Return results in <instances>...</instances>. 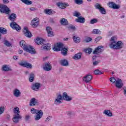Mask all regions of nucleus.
I'll list each match as a JSON object with an SVG mask.
<instances>
[{"mask_svg":"<svg viewBox=\"0 0 126 126\" xmlns=\"http://www.w3.org/2000/svg\"><path fill=\"white\" fill-rule=\"evenodd\" d=\"M39 19L38 18H35L32 21L31 25L33 28H36L38 25H39Z\"/></svg>","mask_w":126,"mask_h":126,"instance_id":"nucleus-15","label":"nucleus"},{"mask_svg":"<svg viewBox=\"0 0 126 126\" xmlns=\"http://www.w3.org/2000/svg\"><path fill=\"white\" fill-rule=\"evenodd\" d=\"M2 70L3 71H11V68L8 65H3L2 66Z\"/></svg>","mask_w":126,"mask_h":126,"instance_id":"nucleus-27","label":"nucleus"},{"mask_svg":"<svg viewBox=\"0 0 126 126\" xmlns=\"http://www.w3.org/2000/svg\"><path fill=\"white\" fill-rule=\"evenodd\" d=\"M43 69L46 71H50L52 69V66L50 63H45L44 66H43Z\"/></svg>","mask_w":126,"mask_h":126,"instance_id":"nucleus-19","label":"nucleus"},{"mask_svg":"<svg viewBox=\"0 0 126 126\" xmlns=\"http://www.w3.org/2000/svg\"><path fill=\"white\" fill-rule=\"evenodd\" d=\"M0 33L3 34H6L7 33V31L5 28H0Z\"/></svg>","mask_w":126,"mask_h":126,"instance_id":"nucleus-38","label":"nucleus"},{"mask_svg":"<svg viewBox=\"0 0 126 126\" xmlns=\"http://www.w3.org/2000/svg\"><path fill=\"white\" fill-rule=\"evenodd\" d=\"M13 58L14 60H17L18 59V57L16 56H14Z\"/></svg>","mask_w":126,"mask_h":126,"instance_id":"nucleus-57","label":"nucleus"},{"mask_svg":"<svg viewBox=\"0 0 126 126\" xmlns=\"http://www.w3.org/2000/svg\"><path fill=\"white\" fill-rule=\"evenodd\" d=\"M62 54L63 56H66V54H67V51H68V48L67 47H64L63 45V47L62 50H61Z\"/></svg>","mask_w":126,"mask_h":126,"instance_id":"nucleus-24","label":"nucleus"},{"mask_svg":"<svg viewBox=\"0 0 126 126\" xmlns=\"http://www.w3.org/2000/svg\"><path fill=\"white\" fill-rule=\"evenodd\" d=\"M3 1L4 3H8V2H9L8 0H3Z\"/></svg>","mask_w":126,"mask_h":126,"instance_id":"nucleus-55","label":"nucleus"},{"mask_svg":"<svg viewBox=\"0 0 126 126\" xmlns=\"http://www.w3.org/2000/svg\"><path fill=\"white\" fill-rule=\"evenodd\" d=\"M61 64L63 66H68V61L66 59H63L61 61Z\"/></svg>","mask_w":126,"mask_h":126,"instance_id":"nucleus-28","label":"nucleus"},{"mask_svg":"<svg viewBox=\"0 0 126 126\" xmlns=\"http://www.w3.org/2000/svg\"><path fill=\"white\" fill-rule=\"evenodd\" d=\"M92 0H87L88 1H91Z\"/></svg>","mask_w":126,"mask_h":126,"instance_id":"nucleus-62","label":"nucleus"},{"mask_svg":"<svg viewBox=\"0 0 126 126\" xmlns=\"http://www.w3.org/2000/svg\"><path fill=\"white\" fill-rule=\"evenodd\" d=\"M73 16H75L76 17H77L78 18H79L80 16H81V14H80V13L77 12V11H75L73 13Z\"/></svg>","mask_w":126,"mask_h":126,"instance_id":"nucleus-39","label":"nucleus"},{"mask_svg":"<svg viewBox=\"0 0 126 126\" xmlns=\"http://www.w3.org/2000/svg\"><path fill=\"white\" fill-rule=\"evenodd\" d=\"M29 118H30V116L29 115L26 116V120H29Z\"/></svg>","mask_w":126,"mask_h":126,"instance_id":"nucleus-58","label":"nucleus"},{"mask_svg":"<svg viewBox=\"0 0 126 126\" xmlns=\"http://www.w3.org/2000/svg\"><path fill=\"white\" fill-rule=\"evenodd\" d=\"M121 18H125V16H124V15L122 16L121 17Z\"/></svg>","mask_w":126,"mask_h":126,"instance_id":"nucleus-61","label":"nucleus"},{"mask_svg":"<svg viewBox=\"0 0 126 126\" xmlns=\"http://www.w3.org/2000/svg\"><path fill=\"white\" fill-rule=\"evenodd\" d=\"M31 112L32 114H36V115L34 116V120L35 121H39V120L42 119V117H43V111L32 108Z\"/></svg>","mask_w":126,"mask_h":126,"instance_id":"nucleus-4","label":"nucleus"},{"mask_svg":"<svg viewBox=\"0 0 126 126\" xmlns=\"http://www.w3.org/2000/svg\"><path fill=\"white\" fill-rule=\"evenodd\" d=\"M46 31L47 32V33L49 32H52V31H53V30L52 29V28L50 27H47L46 28Z\"/></svg>","mask_w":126,"mask_h":126,"instance_id":"nucleus-48","label":"nucleus"},{"mask_svg":"<svg viewBox=\"0 0 126 126\" xmlns=\"http://www.w3.org/2000/svg\"><path fill=\"white\" fill-rule=\"evenodd\" d=\"M110 81L111 82H112V83H115V82H116V79L115 78V77H111L110 78Z\"/></svg>","mask_w":126,"mask_h":126,"instance_id":"nucleus-52","label":"nucleus"},{"mask_svg":"<svg viewBox=\"0 0 126 126\" xmlns=\"http://www.w3.org/2000/svg\"><path fill=\"white\" fill-rule=\"evenodd\" d=\"M43 46L41 47V49H42V50H44L45 51H48L49 50L51 49V44H42Z\"/></svg>","mask_w":126,"mask_h":126,"instance_id":"nucleus-21","label":"nucleus"},{"mask_svg":"<svg viewBox=\"0 0 126 126\" xmlns=\"http://www.w3.org/2000/svg\"><path fill=\"white\" fill-rule=\"evenodd\" d=\"M57 5L58 6H59V7H60V8H65V7H66V6H67V4L66 3H61V2H58L57 3Z\"/></svg>","mask_w":126,"mask_h":126,"instance_id":"nucleus-31","label":"nucleus"},{"mask_svg":"<svg viewBox=\"0 0 126 126\" xmlns=\"http://www.w3.org/2000/svg\"><path fill=\"white\" fill-rule=\"evenodd\" d=\"M63 44L62 43H57L54 45L53 48V51L55 52H60L61 50H63Z\"/></svg>","mask_w":126,"mask_h":126,"instance_id":"nucleus-7","label":"nucleus"},{"mask_svg":"<svg viewBox=\"0 0 126 126\" xmlns=\"http://www.w3.org/2000/svg\"><path fill=\"white\" fill-rule=\"evenodd\" d=\"M22 2L25 3V4H27L28 5H30L32 4V1L29 0H20Z\"/></svg>","mask_w":126,"mask_h":126,"instance_id":"nucleus-36","label":"nucleus"},{"mask_svg":"<svg viewBox=\"0 0 126 126\" xmlns=\"http://www.w3.org/2000/svg\"><path fill=\"white\" fill-rule=\"evenodd\" d=\"M47 33L48 37H53V36H54V32H53V31L50 32H49Z\"/></svg>","mask_w":126,"mask_h":126,"instance_id":"nucleus-49","label":"nucleus"},{"mask_svg":"<svg viewBox=\"0 0 126 126\" xmlns=\"http://www.w3.org/2000/svg\"><path fill=\"white\" fill-rule=\"evenodd\" d=\"M72 59L73 60H80L81 59V53H79L75 54L73 57Z\"/></svg>","mask_w":126,"mask_h":126,"instance_id":"nucleus-32","label":"nucleus"},{"mask_svg":"<svg viewBox=\"0 0 126 126\" xmlns=\"http://www.w3.org/2000/svg\"><path fill=\"white\" fill-rule=\"evenodd\" d=\"M10 27L14 29V30H16L17 31H19L21 28L15 22H12V23H10Z\"/></svg>","mask_w":126,"mask_h":126,"instance_id":"nucleus-14","label":"nucleus"},{"mask_svg":"<svg viewBox=\"0 0 126 126\" xmlns=\"http://www.w3.org/2000/svg\"><path fill=\"white\" fill-rule=\"evenodd\" d=\"M96 58H97V57H96V56H94L93 57V61H95V60H96Z\"/></svg>","mask_w":126,"mask_h":126,"instance_id":"nucleus-59","label":"nucleus"},{"mask_svg":"<svg viewBox=\"0 0 126 126\" xmlns=\"http://www.w3.org/2000/svg\"><path fill=\"white\" fill-rule=\"evenodd\" d=\"M75 21H76V22H79L80 23H84L85 22V19L81 16L79 17L78 18L76 19Z\"/></svg>","mask_w":126,"mask_h":126,"instance_id":"nucleus-29","label":"nucleus"},{"mask_svg":"<svg viewBox=\"0 0 126 126\" xmlns=\"http://www.w3.org/2000/svg\"><path fill=\"white\" fill-rule=\"evenodd\" d=\"M8 19L11 21H14L16 19V14L12 13L11 15H9Z\"/></svg>","mask_w":126,"mask_h":126,"instance_id":"nucleus-30","label":"nucleus"},{"mask_svg":"<svg viewBox=\"0 0 126 126\" xmlns=\"http://www.w3.org/2000/svg\"><path fill=\"white\" fill-rule=\"evenodd\" d=\"M1 37V35L0 34V40Z\"/></svg>","mask_w":126,"mask_h":126,"instance_id":"nucleus-64","label":"nucleus"},{"mask_svg":"<svg viewBox=\"0 0 126 126\" xmlns=\"http://www.w3.org/2000/svg\"><path fill=\"white\" fill-rule=\"evenodd\" d=\"M73 40L75 43H80V37L74 35L73 37Z\"/></svg>","mask_w":126,"mask_h":126,"instance_id":"nucleus-34","label":"nucleus"},{"mask_svg":"<svg viewBox=\"0 0 126 126\" xmlns=\"http://www.w3.org/2000/svg\"><path fill=\"white\" fill-rule=\"evenodd\" d=\"M24 34L26 37H28V38H31L32 34H31V32H29V30H28V28L27 27H25L24 28Z\"/></svg>","mask_w":126,"mask_h":126,"instance_id":"nucleus-17","label":"nucleus"},{"mask_svg":"<svg viewBox=\"0 0 126 126\" xmlns=\"http://www.w3.org/2000/svg\"><path fill=\"white\" fill-rule=\"evenodd\" d=\"M85 52L87 54H91L92 53V49L89 48L85 50Z\"/></svg>","mask_w":126,"mask_h":126,"instance_id":"nucleus-44","label":"nucleus"},{"mask_svg":"<svg viewBox=\"0 0 126 126\" xmlns=\"http://www.w3.org/2000/svg\"><path fill=\"white\" fill-rule=\"evenodd\" d=\"M69 30H75V27L74 26L70 25L68 27Z\"/></svg>","mask_w":126,"mask_h":126,"instance_id":"nucleus-45","label":"nucleus"},{"mask_svg":"<svg viewBox=\"0 0 126 126\" xmlns=\"http://www.w3.org/2000/svg\"><path fill=\"white\" fill-rule=\"evenodd\" d=\"M108 6L111 8H113V9H119L120 7V5L116 4L114 2H109L107 4Z\"/></svg>","mask_w":126,"mask_h":126,"instance_id":"nucleus-12","label":"nucleus"},{"mask_svg":"<svg viewBox=\"0 0 126 126\" xmlns=\"http://www.w3.org/2000/svg\"><path fill=\"white\" fill-rule=\"evenodd\" d=\"M98 22V19L94 18L91 20L90 23L91 24H94L95 23H97Z\"/></svg>","mask_w":126,"mask_h":126,"instance_id":"nucleus-40","label":"nucleus"},{"mask_svg":"<svg viewBox=\"0 0 126 126\" xmlns=\"http://www.w3.org/2000/svg\"><path fill=\"white\" fill-rule=\"evenodd\" d=\"M18 64L21 66H23V67H27V68H31L32 67V64L26 61H21L18 63Z\"/></svg>","mask_w":126,"mask_h":126,"instance_id":"nucleus-8","label":"nucleus"},{"mask_svg":"<svg viewBox=\"0 0 126 126\" xmlns=\"http://www.w3.org/2000/svg\"><path fill=\"white\" fill-rule=\"evenodd\" d=\"M64 41H67V40H68V38H64Z\"/></svg>","mask_w":126,"mask_h":126,"instance_id":"nucleus-60","label":"nucleus"},{"mask_svg":"<svg viewBox=\"0 0 126 126\" xmlns=\"http://www.w3.org/2000/svg\"><path fill=\"white\" fill-rule=\"evenodd\" d=\"M94 6L96 9H98L99 12H100V13L102 14H106L107 13L106 9L104 7H102L101 4L96 3Z\"/></svg>","mask_w":126,"mask_h":126,"instance_id":"nucleus-6","label":"nucleus"},{"mask_svg":"<svg viewBox=\"0 0 126 126\" xmlns=\"http://www.w3.org/2000/svg\"><path fill=\"white\" fill-rule=\"evenodd\" d=\"M36 8L34 7H31L30 8V10H31V11H34V10H36Z\"/></svg>","mask_w":126,"mask_h":126,"instance_id":"nucleus-54","label":"nucleus"},{"mask_svg":"<svg viewBox=\"0 0 126 126\" xmlns=\"http://www.w3.org/2000/svg\"><path fill=\"white\" fill-rule=\"evenodd\" d=\"M82 80L85 83H89L92 80V75L90 74H88L83 77Z\"/></svg>","mask_w":126,"mask_h":126,"instance_id":"nucleus-9","label":"nucleus"},{"mask_svg":"<svg viewBox=\"0 0 126 126\" xmlns=\"http://www.w3.org/2000/svg\"><path fill=\"white\" fill-rule=\"evenodd\" d=\"M104 115H105L106 117H113V113L112 111L109 110H105L103 112Z\"/></svg>","mask_w":126,"mask_h":126,"instance_id":"nucleus-25","label":"nucleus"},{"mask_svg":"<svg viewBox=\"0 0 126 126\" xmlns=\"http://www.w3.org/2000/svg\"><path fill=\"white\" fill-rule=\"evenodd\" d=\"M75 2L77 4H82V0H75Z\"/></svg>","mask_w":126,"mask_h":126,"instance_id":"nucleus-46","label":"nucleus"},{"mask_svg":"<svg viewBox=\"0 0 126 126\" xmlns=\"http://www.w3.org/2000/svg\"><path fill=\"white\" fill-rule=\"evenodd\" d=\"M13 94L15 97H19V96H20V94H21V93L19 90L16 89L13 91Z\"/></svg>","mask_w":126,"mask_h":126,"instance_id":"nucleus-26","label":"nucleus"},{"mask_svg":"<svg viewBox=\"0 0 126 126\" xmlns=\"http://www.w3.org/2000/svg\"><path fill=\"white\" fill-rule=\"evenodd\" d=\"M63 96L61 94H59L55 99L54 104H55V105H60V104H62V101H63Z\"/></svg>","mask_w":126,"mask_h":126,"instance_id":"nucleus-13","label":"nucleus"},{"mask_svg":"<svg viewBox=\"0 0 126 126\" xmlns=\"http://www.w3.org/2000/svg\"><path fill=\"white\" fill-rule=\"evenodd\" d=\"M4 113V107L0 106V115H2Z\"/></svg>","mask_w":126,"mask_h":126,"instance_id":"nucleus-43","label":"nucleus"},{"mask_svg":"<svg viewBox=\"0 0 126 126\" xmlns=\"http://www.w3.org/2000/svg\"><path fill=\"white\" fill-rule=\"evenodd\" d=\"M123 81H122L121 79H118L116 80V86L117 87V88H122L123 87Z\"/></svg>","mask_w":126,"mask_h":126,"instance_id":"nucleus-20","label":"nucleus"},{"mask_svg":"<svg viewBox=\"0 0 126 126\" xmlns=\"http://www.w3.org/2000/svg\"><path fill=\"white\" fill-rule=\"evenodd\" d=\"M41 86L42 85L40 83H35L32 85L31 88L34 91H38L39 89L41 88Z\"/></svg>","mask_w":126,"mask_h":126,"instance_id":"nucleus-11","label":"nucleus"},{"mask_svg":"<svg viewBox=\"0 0 126 126\" xmlns=\"http://www.w3.org/2000/svg\"><path fill=\"white\" fill-rule=\"evenodd\" d=\"M45 40L43 39L42 38H37L35 42L37 45H43L45 44Z\"/></svg>","mask_w":126,"mask_h":126,"instance_id":"nucleus-23","label":"nucleus"},{"mask_svg":"<svg viewBox=\"0 0 126 126\" xmlns=\"http://www.w3.org/2000/svg\"><path fill=\"white\" fill-rule=\"evenodd\" d=\"M94 74L98 75V74H103V72L100 71L99 69H96L94 71Z\"/></svg>","mask_w":126,"mask_h":126,"instance_id":"nucleus-41","label":"nucleus"},{"mask_svg":"<svg viewBox=\"0 0 126 126\" xmlns=\"http://www.w3.org/2000/svg\"><path fill=\"white\" fill-rule=\"evenodd\" d=\"M62 97L63 99L65 101H67V102H69L72 100V97L68 96V95H67V93L65 92L63 93Z\"/></svg>","mask_w":126,"mask_h":126,"instance_id":"nucleus-16","label":"nucleus"},{"mask_svg":"<svg viewBox=\"0 0 126 126\" xmlns=\"http://www.w3.org/2000/svg\"><path fill=\"white\" fill-rule=\"evenodd\" d=\"M93 34H95L96 35H100L101 34V32L98 29H94L93 31Z\"/></svg>","mask_w":126,"mask_h":126,"instance_id":"nucleus-37","label":"nucleus"},{"mask_svg":"<svg viewBox=\"0 0 126 126\" xmlns=\"http://www.w3.org/2000/svg\"><path fill=\"white\" fill-rule=\"evenodd\" d=\"M38 99H36L35 98H32L30 100V106L31 107H33L34 106H37L38 105Z\"/></svg>","mask_w":126,"mask_h":126,"instance_id":"nucleus-18","label":"nucleus"},{"mask_svg":"<svg viewBox=\"0 0 126 126\" xmlns=\"http://www.w3.org/2000/svg\"><path fill=\"white\" fill-rule=\"evenodd\" d=\"M4 44L7 47H10V46H11V43H9V42L7 40H5L4 41Z\"/></svg>","mask_w":126,"mask_h":126,"instance_id":"nucleus-42","label":"nucleus"},{"mask_svg":"<svg viewBox=\"0 0 126 126\" xmlns=\"http://www.w3.org/2000/svg\"><path fill=\"white\" fill-rule=\"evenodd\" d=\"M52 118H53L52 116H49V117H48L46 118V120H45V122H46V123H48V122H50V121L51 120H52Z\"/></svg>","mask_w":126,"mask_h":126,"instance_id":"nucleus-50","label":"nucleus"},{"mask_svg":"<svg viewBox=\"0 0 126 126\" xmlns=\"http://www.w3.org/2000/svg\"><path fill=\"white\" fill-rule=\"evenodd\" d=\"M100 63V61H95L93 63V65L94 66H96V65H98L99 64V63Z\"/></svg>","mask_w":126,"mask_h":126,"instance_id":"nucleus-47","label":"nucleus"},{"mask_svg":"<svg viewBox=\"0 0 126 126\" xmlns=\"http://www.w3.org/2000/svg\"><path fill=\"white\" fill-rule=\"evenodd\" d=\"M60 22L62 25H68V22H67V20L65 18H63L62 19H61Z\"/></svg>","mask_w":126,"mask_h":126,"instance_id":"nucleus-33","label":"nucleus"},{"mask_svg":"<svg viewBox=\"0 0 126 126\" xmlns=\"http://www.w3.org/2000/svg\"><path fill=\"white\" fill-rule=\"evenodd\" d=\"M11 0V1H14V0Z\"/></svg>","mask_w":126,"mask_h":126,"instance_id":"nucleus-63","label":"nucleus"},{"mask_svg":"<svg viewBox=\"0 0 126 126\" xmlns=\"http://www.w3.org/2000/svg\"><path fill=\"white\" fill-rule=\"evenodd\" d=\"M13 112L15 114L14 115V117L13 118V121L14 123H15V124H17V123L19 122V119H22V116L20 115V111H19V108L15 107L14 108Z\"/></svg>","mask_w":126,"mask_h":126,"instance_id":"nucleus-3","label":"nucleus"},{"mask_svg":"<svg viewBox=\"0 0 126 126\" xmlns=\"http://www.w3.org/2000/svg\"><path fill=\"white\" fill-rule=\"evenodd\" d=\"M45 14H48V15H52V14H55L56 12L51 9H46L44 10Z\"/></svg>","mask_w":126,"mask_h":126,"instance_id":"nucleus-22","label":"nucleus"},{"mask_svg":"<svg viewBox=\"0 0 126 126\" xmlns=\"http://www.w3.org/2000/svg\"><path fill=\"white\" fill-rule=\"evenodd\" d=\"M104 51V46H99L96 47L95 50L93 51L94 55H97L102 53Z\"/></svg>","mask_w":126,"mask_h":126,"instance_id":"nucleus-10","label":"nucleus"},{"mask_svg":"<svg viewBox=\"0 0 126 126\" xmlns=\"http://www.w3.org/2000/svg\"><path fill=\"white\" fill-rule=\"evenodd\" d=\"M101 39H102V37L101 36H98L97 37H96L95 39V41L96 42H99V41H100L101 40Z\"/></svg>","mask_w":126,"mask_h":126,"instance_id":"nucleus-53","label":"nucleus"},{"mask_svg":"<svg viewBox=\"0 0 126 126\" xmlns=\"http://www.w3.org/2000/svg\"><path fill=\"white\" fill-rule=\"evenodd\" d=\"M20 46L22 48L24 51H26L30 54H35V50L32 46L26 44L24 40L20 42Z\"/></svg>","mask_w":126,"mask_h":126,"instance_id":"nucleus-2","label":"nucleus"},{"mask_svg":"<svg viewBox=\"0 0 126 126\" xmlns=\"http://www.w3.org/2000/svg\"><path fill=\"white\" fill-rule=\"evenodd\" d=\"M18 53H19V55H21V54H22L23 53V51L20 50H19Z\"/></svg>","mask_w":126,"mask_h":126,"instance_id":"nucleus-56","label":"nucleus"},{"mask_svg":"<svg viewBox=\"0 0 126 126\" xmlns=\"http://www.w3.org/2000/svg\"><path fill=\"white\" fill-rule=\"evenodd\" d=\"M0 11L1 13H5L6 14H9L11 11L7 6L0 3Z\"/></svg>","mask_w":126,"mask_h":126,"instance_id":"nucleus-5","label":"nucleus"},{"mask_svg":"<svg viewBox=\"0 0 126 126\" xmlns=\"http://www.w3.org/2000/svg\"><path fill=\"white\" fill-rule=\"evenodd\" d=\"M116 36H112L110 41L109 47L112 50H122L125 46L124 42L122 41H118Z\"/></svg>","mask_w":126,"mask_h":126,"instance_id":"nucleus-1","label":"nucleus"},{"mask_svg":"<svg viewBox=\"0 0 126 126\" xmlns=\"http://www.w3.org/2000/svg\"><path fill=\"white\" fill-rule=\"evenodd\" d=\"M91 41H92V38L91 37H87L85 39V42H86V43H89V42H90Z\"/></svg>","mask_w":126,"mask_h":126,"instance_id":"nucleus-51","label":"nucleus"},{"mask_svg":"<svg viewBox=\"0 0 126 126\" xmlns=\"http://www.w3.org/2000/svg\"><path fill=\"white\" fill-rule=\"evenodd\" d=\"M35 77V75L33 73H31L30 75V78L29 80L30 82H33L34 81V78Z\"/></svg>","mask_w":126,"mask_h":126,"instance_id":"nucleus-35","label":"nucleus"}]
</instances>
